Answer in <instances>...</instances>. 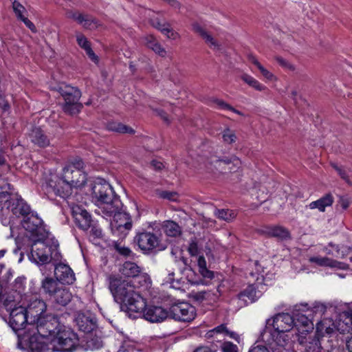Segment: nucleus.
Returning <instances> with one entry per match:
<instances>
[{"instance_id":"nucleus-1","label":"nucleus","mask_w":352,"mask_h":352,"mask_svg":"<svg viewBox=\"0 0 352 352\" xmlns=\"http://www.w3.org/2000/svg\"><path fill=\"white\" fill-rule=\"evenodd\" d=\"M92 200L105 217H113L112 229L130 230L131 223L129 214L122 212V203L111 186L102 179H97L91 187Z\"/></svg>"},{"instance_id":"nucleus-2","label":"nucleus","mask_w":352,"mask_h":352,"mask_svg":"<svg viewBox=\"0 0 352 352\" xmlns=\"http://www.w3.org/2000/svg\"><path fill=\"white\" fill-rule=\"evenodd\" d=\"M83 162L80 160H75L64 167L61 177L52 175L45 184L48 194L54 193L64 199L68 198L73 188H80L85 186L87 175L82 169Z\"/></svg>"},{"instance_id":"nucleus-3","label":"nucleus","mask_w":352,"mask_h":352,"mask_svg":"<svg viewBox=\"0 0 352 352\" xmlns=\"http://www.w3.org/2000/svg\"><path fill=\"white\" fill-rule=\"evenodd\" d=\"M107 280L114 300L126 306L129 312L141 313L145 308V299L135 292L131 281L116 275H110Z\"/></svg>"},{"instance_id":"nucleus-4","label":"nucleus","mask_w":352,"mask_h":352,"mask_svg":"<svg viewBox=\"0 0 352 352\" xmlns=\"http://www.w3.org/2000/svg\"><path fill=\"white\" fill-rule=\"evenodd\" d=\"M50 236L41 239L38 238L32 240L30 254L29 258L33 263L38 265L47 264L50 262L52 254L57 250L58 243L57 241L50 242Z\"/></svg>"},{"instance_id":"nucleus-5","label":"nucleus","mask_w":352,"mask_h":352,"mask_svg":"<svg viewBox=\"0 0 352 352\" xmlns=\"http://www.w3.org/2000/svg\"><path fill=\"white\" fill-rule=\"evenodd\" d=\"M52 344L54 345V351L71 352L78 345V338L74 331L63 326L52 338Z\"/></svg>"},{"instance_id":"nucleus-6","label":"nucleus","mask_w":352,"mask_h":352,"mask_svg":"<svg viewBox=\"0 0 352 352\" xmlns=\"http://www.w3.org/2000/svg\"><path fill=\"white\" fill-rule=\"evenodd\" d=\"M58 91L65 100L63 109L65 113L74 115L80 111L82 106L78 102L81 96L79 89L69 85L61 84L58 88Z\"/></svg>"},{"instance_id":"nucleus-7","label":"nucleus","mask_w":352,"mask_h":352,"mask_svg":"<svg viewBox=\"0 0 352 352\" xmlns=\"http://www.w3.org/2000/svg\"><path fill=\"white\" fill-rule=\"evenodd\" d=\"M18 346H22L23 342L28 346L31 352H54V345L52 344V339L40 335L28 336L22 334L18 335Z\"/></svg>"},{"instance_id":"nucleus-8","label":"nucleus","mask_w":352,"mask_h":352,"mask_svg":"<svg viewBox=\"0 0 352 352\" xmlns=\"http://www.w3.org/2000/svg\"><path fill=\"white\" fill-rule=\"evenodd\" d=\"M21 225L26 231L30 232L28 237L30 241L38 238L43 239L50 236L49 232L43 226V220L34 213L30 212L26 217H24Z\"/></svg>"},{"instance_id":"nucleus-9","label":"nucleus","mask_w":352,"mask_h":352,"mask_svg":"<svg viewBox=\"0 0 352 352\" xmlns=\"http://www.w3.org/2000/svg\"><path fill=\"white\" fill-rule=\"evenodd\" d=\"M196 317L195 307L186 302H179L170 306L168 318L175 321L189 322Z\"/></svg>"},{"instance_id":"nucleus-10","label":"nucleus","mask_w":352,"mask_h":352,"mask_svg":"<svg viewBox=\"0 0 352 352\" xmlns=\"http://www.w3.org/2000/svg\"><path fill=\"white\" fill-rule=\"evenodd\" d=\"M38 335L52 339L56 336L58 329H62L58 318L54 315H46L37 318L34 322Z\"/></svg>"},{"instance_id":"nucleus-11","label":"nucleus","mask_w":352,"mask_h":352,"mask_svg":"<svg viewBox=\"0 0 352 352\" xmlns=\"http://www.w3.org/2000/svg\"><path fill=\"white\" fill-rule=\"evenodd\" d=\"M135 241L141 250L144 252H150L155 249L162 250L165 248L160 244L159 238L151 232L138 233L135 237Z\"/></svg>"},{"instance_id":"nucleus-12","label":"nucleus","mask_w":352,"mask_h":352,"mask_svg":"<svg viewBox=\"0 0 352 352\" xmlns=\"http://www.w3.org/2000/svg\"><path fill=\"white\" fill-rule=\"evenodd\" d=\"M267 326H272L278 333L289 331L294 327V318L289 314L282 313L267 320Z\"/></svg>"},{"instance_id":"nucleus-13","label":"nucleus","mask_w":352,"mask_h":352,"mask_svg":"<svg viewBox=\"0 0 352 352\" xmlns=\"http://www.w3.org/2000/svg\"><path fill=\"white\" fill-rule=\"evenodd\" d=\"M192 30L212 50L221 51L222 50L221 43L214 37L212 34L204 25L198 22H194L192 23Z\"/></svg>"},{"instance_id":"nucleus-14","label":"nucleus","mask_w":352,"mask_h":352,"mask_svg":"<svg viewBox=\"0 0 352 352\" xmlns=\"http://www.w3.org/2000/svg\"><path fill=\"white\" fill-rule=\"evenodd\" d=\"M9 324L15 332L23 330L30 318L25 311L24 306H19L18 308L9 312Z\"/></svg>"},{"instance_id":"nucleus-15","label":"nucleus","mask_w":352,"mask_h":352,"mask_svg":"<svg viewBox=\"0 0 352 352\" xmlns=\"http://www.w3.org/2000/svg\"><path fill=\"white\" fill-rule=\"evenodd\" d=\"M28 305L25 308V311L29 315L30 318V322H34L37 318H41L43 316L42 314L46 310V304L41 300L38 298L36 296H31L28 300Z\"/></svg>"},{"instance_id":"nucleus-16","label":"nucleus","mask_w":352,"mask_h":352,"mask_svg":"<svg viewBox=\"0 0 352 352\" xmlns=\"http://www.w3.org/2000/svg\"><path fill=\"white\" fill-rule=\"evenodd\" d=\"M71 210L76 225L82 230H87L92 223L90 214L78 205L71 206Z\"/></svg>"},{"instance_id":"nucleus-17","label":"nucleus","mask_w":352,"mask_h":352,"mask_svg":"<svg viewBox=\"0 0 352 352\" xmlns=\"http://www.w3.org/2000/svg\"><path fill=\"white\" fill-rule=\"evenodd\" d=\"M78 329L85 333L93 331L97 327L96 318L91 313H77L74 318Z\"/></svg>"},{"instance_id":"nucleus-18","label":"nucleus","mask_w":352,"mask_h":352,"mask_svg":"<svg viewBox=\"0 0 352 352\" xmlns=\"http://www.w3.org/2000/svg\"><path fill=\"white\" fill-rule=\"evenodd\" d=\"M142 312L144 318L151 322H161L168 318V311L162 307L150 306L146 307L145 306L142 312L138 314H141Z\"/></svg>"},{"instance_id":"nucleus-19","label":"nucleus","mask_w":352,"mask_h":352,"mask_svg":"<svg viewBox=\"0 0 352 352\" xmlns=\"http://www.w3.org/2000/svg\"><path fill=\"white\" fill-rule=\"evenodd\" d=\"M8 208L16 217H26L31 212L30 206L21 198H11L7 201Z\"/></svg>"},{"instance_id":"nucleus-20","label":"nucleus","mask_w":352,"mask_h":352,"mask_svg":"<svg viewBox=\"0 0 352 352\" xmlns=\"http://www.w3.org/2000/svg\"><path fill=\"white\" fill-rule=\"evenodd\" d=\"M56 278L62 284H72L76 280L75 274L69 265L59 263L54 270Z\"/></svg>"},{"instance_id":"nucleus-21","label":"nucleus","mask_w":352,"mask_h":352,"mask_svg":"<svg viewBox=\"0 0 352 352\" xmlns=\"http://www.w3.org/2000/svg\"><path fill=\"white\" fill-rule=\"evenodd\" d=\"M210 163L213 164L217 169H221V170H226V166H228V169L231 172L236 171L237 168H239L241 164L240 160L235 156L232 157L230 159L223 160L214 157L211 160Z\"/></svg>"},{"instance_id":"nucleus-22","label":"nucleus","mask_w":352,"mask_h":352,"mask_svg":"<svg viewBox=\"0 0 352 352\" xmlns=\"http://www.w3.org/2000/svg\"><path fill=\"white\" fill-rule=\"evenodd\" d=\"M309 262L315 263L318 266L321 267H329L331 268L346 270L349 267V265L338 261L336 260L331 259L328 257L322 256H312L309 259Z\"/></svg>"},{"instance_id":"nucleus-23","label":"nucleus","mask_w":352,"mask_h":352,"mask_svg":"<svg viewBox=\"0 0 352 352\" xmlns=\"http://www.w3.org/2000/svg\"><path fill=\"white\" fill-rule=\"evenodd\" d=\"M28 137L30 141L40 147H45L50 144V140L40 127H33Z\"/></svg>"},{"instance_id":"nucleus-24","label":"nucleus","mask_w":352,"mask_h":352,"mask_svg":"<svg viewBox=\"0 0 352 352\" xmlns=\"http://www.w3.org/2000/svg\"><path fill=\"white\" fill-rule=\"evenodd\" d=\"M150 23L153 28L160 30L168 38L176 40L179 38V34L170 28L169 23H162L157 18L151 19Z\"/></svg>"},{"instance_id":"nucleus-25","label":"nucleus","mask_w":352,"mask_h":352,"mask_svg":"<svg viewBox=\"0 0 352 352\" xmlns=\"http://www.w3.org/2000/svg\"><path fill=\"white\" fill-rule=\"evenodd\" d=\"M262 295L261 291L258 290V285L253 284L248 285L243 291L239 294V299L245 302L247 298L250 302L252 303L256 301Z\"/></svg>"},{"instance_id":"nucleus-26","label":"nucleus","mask_w":352,"mask_h":352,"mask_svg":"<svg viewBox=\"0 0 352 352\" xmlns=\"http://www.w3.org/2000/svg\"><path fill=\"white\" fill-rule=\"evenodd\" d=\"M265 233L268 236L274 237L281 241L287 240L291 238L289 231L280 226L267 227L265 230Z\"/></svg>"},{"instance_id":"nucleus-27","label":"nucleus","mask_w":352,"mask_h":352,"mask_svg":"<svg viewBox=\"0 0 352 352\" xmlns=\"http://www.w3.org/2000/svg\"><path fill=\"white\" fill-rule=\"evenodd\" d=\"M72 298V295L67 288L61 286L52 296V300L57 305L65 307Z\"/></svg>"},{"instance_id":"nucleus-28","label":"nucleus","mask_w":352,"mask_h":352,"mask_svg":"<svg viewBox=\"0 0 352 352\" xmlns=\"http://www.w3.org/2000/svg\"><path fill=\"white\" fill-rule=\"evenodd\" d=\"M60 283L57 279L47 277L42 280L41 288L52 298L56 291L62 286Z\"/></svg>"},{"instance_id":"nucleus-29","label":"nucleus","mask_w":352,"mask_h":352,"mask_svg":"<svg viewBox=\"0 0 352 352\" xmlns=\"http://www.w3.org/2000/svg\"><path fill=\"white\" fill-rule=\"evenodd\" d=\"M334 199L331 193L324 195L316 201H312L309 204L310 209H318L320 212H324L327 207L331 206L333 203Z\"/></svg>"},{"instance_id":"nucleus-30","label":"nucleus","mask_w":352,"mask_h":352,"mask_svg":"<svg viewBox=\"0 0 352 352\" xmlns=\"http://www.w3.org/2000/svg\"><path fill=\"white\" fill-rule=\"evenodd\" d=\"M21 296L19 294L14 292L12 294H8L3 300V307L6 308L8 312L18 308L19 306H23L21 305Z\"/></svg>"},{"instance_id":"nucleus-31","label":"nucleus","mask_w":352,"mask_h":352,"mask_svg":"<svg viewBox=\"0 0 352 352\" xmlns=\"http://www.w3.org/2000/svg\"><path fill=\"white\" fill-rule=\"evenodd\" d=\"M120 272L127 277H136L141 273V267L135 263L126 261L122 265Z\"/></svg>"},{"instance_id":"nucleus-32","label":"nucleus","mask_w":352,"mask_h":352,"mask_svg":"<svg viewBox=\"0 0 352 352\" xmlns=\"http://www.w3.org/2000/svg\"><path fill=\"white\" fill-rule=\"evenodd\" d=\"M162 228L164 232L168 236L176 237L182 233L181 227L173 221H164Z\"/></svg>"},{"instance_id":"nucleus-33","label":"nucleus","mask_w":352,"mask_h":352,"mask_svg":"<svg viewBox=\"0 0 352 352\" xmlns=\"http://www.w3.org/2000/svg\"><path fill=\"white\" fill-rule=\"evenodd\" d=\"M214 334H222L224 336H228L234 340H237L239 338V336L233 331H230L225 324H221L214 328L209 331L206 335L208 338H212Z\"/></svg>"},{"instance_id":"nucleus-34","label":"nucleus","mask_w":352,"mask_h":352,"mask_svg":"<svg viewBox=\"0 0 352 352\" xmlns=\"http://www.w3.org/2000/svg\"><path fill=\"white\" fill-rule=\"evenodd\" d=\"M241 78L243 82L257 91H265L267 89L265 85L249 74H243Z\"/></svg>"},{"instance_id":"nucleus-35","label":"nucleus","mask_w":352,"mask_h":352,"mask_svg":"<svg viewBox=\"0 0 352 352\" xmlns=\"http://www.w3.org/2000/svg\"><path fill=\"white\" fill-rule=\"evenodd\" d=\"M197 265L199 267V272L204 278L209 279H212L213 278L214 274L207 268L206 261L203 256H199Z\"/></svg>"},{"instance_id":"nucleus-36","label":"nucleus","mask_w":352,"mask_h":352,"mask_svg":"<svg viewBox=\"0 0 352 352\" xmlns=\"http://www.w3.org/2000/svg\"><path fill=\"white\" fill-rule=\"evenodd\" d=\"M214 215L218 219L228 222L233 221L236 217V214L234 210L228 209H217L214 210Z\"/></svg>"},{"instance_id":"nucleus-37","label":"nucleus","mask_w":352,"mask_h":352,"mask_svg":"<svg viewBox=\"0 0 352 352\" xmlns=\"http://www.w3.org/2000/svg\"><path fill=\"white\" fill-rule=\"evenodd\" d=\"M79 24L86 29L93 30L99 26L98 21L88 14H82V19L80 20Z\"/></svg>"},{"instance_id":"nucleus-38","label":"nucleus","mask_w":352,"mask_h":352,"mask_svg":"<svg viewBox=\"0 0 352 352\" xmlns=\"http://www.w3.org/2000/svg\"><path fill=\"white\" fill-rule=\"evenodd\" d=\"M109 129L121 133L132 134L134 133V130L132 128L119 122L111 123L109 125Z\"/></svg>"},{"instance_id":"nucleus-39","label":"nucleus","mask_w":352,"mask_h":352,"mask_svg":"<svg viewBox=\"0 0 352 352\" xmlns=\"http://www.w3.org/2000/svg\"><path fill=\"white\" fill-rule=\"evenodd\" d=\"M300 325L305 328L304 331H308L309 329L312 328L313 323L311 319L308 318V316L300 315L298 316V318H294V327L298 328Z\"/></svg>"},{"instance_id":"nucleus-40","label":"nucleus","mask_w":352,"mask_h":352,"mask_svg":"<svg viewBox=\"0 0 352 352\" xmlns=\"http://www.w3.org/2000/svg\"><path fill=\"white\" fill-rule=\"evenodd\" d=\"M305 352H325V350L321 346L319 339L314 338L307 343Z\"/></svg>"},{"instance_id":"nucleus-41","label":"nucleus","mask_w":352,"mask_h":352,"mask_svg":"<svg viewBox=\"0 0 352 352\" xmlns=\"http://www.w3.org/2000/svg\"><path fill=\"white\" fill-rule=\"evenodd\" d=\"M222 138L225 143L232 144L236 142V135L234 131L227 128L222 132Z\"/></svg>"},{"instance_id":"nucleus-42","label":"nucleus","mask_w":352,"mask_h":352,"mask_svg":"<svg viewBox=\"0 0 352 352\" xmlns=\"http://www.w3.org/2000/svg\"><path fill=\"white\" fill-rule=\"evenodd\" d=\"M210 294L206 291H191L189 294V296L195 301L202 302L208 299Z\"/></svg>"},{"instance_id":"nucleus-43","label":"nucleus","mask_w":352,"mask_h":352,"mask_svg":"<svg viewBox=\"0 0 352 352\" xmlns=\"http://www.w3.org/2000/svg\"><path fill=\"white\" fill-rule=\"evenodd\" d=\"M89 228H91L89 234L91 240L94 241L95 239H101L102 237V230L98 226L91 223V226Z\"/></svg>"},{"instance_id":"nucleus-44","label":"nucleus","mask_w":352,"mask_h":352,"mask_svg":"<svg viewBox=\"0 0 352 352\" xmlns=\"http://www.w3.org/2000/svg\"><path fill=\"white\" fill-rule=\"evenodd\" d=\"M160 198L172 201H176L178 199V194L176 192L162 190L158 192Z\"/></svg>"},{"instance_id":"nucleus-45","label":"nucleus","mask_w":352,"mask_h":352,"mask_svg":"<svg viewBox=\"0 0 352 352\" xmlns=\"http://www.w3.org/2000/svg\"><path fill=\"white\" fill-rule=\"evenodd\" d=\"M12 9L16 16L19 19H21L24 16L23 13L25 11V8L19 2L14 1L12 2Z\"/></svg>"},{"instance_id":"nucleus-46","label":"nucleus","mask_w":352,"mask_h":352,"mask_svg":"<svg viewBox=\"0 0 352 352\" xmlns=\"http://www.w3.org/2000/svg\"><path fill=\"white\" fill-rule=\"evenodd\" d=\"M76 41L79 46L83 48L85 51H87L90 47L89 42L87 39V38L80 33L76 34Z\"/></svg>"},{"instance_id":"nucleus-47","label":"nucleus","mask_w":352,"mask_h":352,"mask_svg":"<svg viewBox=\"0 0 352 352\" xmlns=\"http://www.w3.org/2000/svg\"><path fill=\"white\" fill-rule=\"evenodd\" d=\"M114 248L120 254L124 256H129L132 254L131 250L129 248L122 245L120 243H116Z\"/></svg>"},{"instance_id":"nucleus-48","label":"nucleus","mask_w":352,"mask_h":352,"mask_svg":"<svg viewBox=\"0 0 352 352\" xmlns=\"http://www.w3.org/2000/svg\"><path fill=\"white\" fill-rule=\"evenodd\" d=\"M274 58L278 62V63L283 68L287 69L290 71H294L295 69V67L291 63H289L283 57L276 56H275Z\"/></svg>"},{"instance_id":"nucleus-49","label":"nucleus","mask_w":352,"mask_h":352,"mask_svg":"<svg viewBox=\"0 0 352 352\" xmlns=\"http://www.w3.org/2000/svg\"><path fill=\"white\" fill-rule=\"evenodd\" d=\"M222 352H238V347L230 342H225L221 346Z\"/></svg>"},{"instance_id":"nucleus-50","label":"nucleus","mask_w":352,"mask_h":352,"mask_svg":"<svg viewBox=\"0 0 352 352\" xmlns=\"http://www.w3.org/2000/svg\"><path fill=\"white\" fill-rule=\"evenodd\" d=\"M11 190V186L8 181L0 177V194H9Z\"/></svg>"},{"instance_id":"nucleus-51","label":"nucleus","mask_w":352,"mask_h":352,"mask_svg":"<svg viewBox=\"0 0 352 352\" xmlns=\"http://www.w3.org/2000/svg\"><path fill=\"white\" fill-rule=\"evenodd\" d=\"M258 69H259L260 72L263 76V77L265 78L267 80H270V81L276 80L275 76L272 72H270L269 70L265 69L262 65H258Z\"/></svg>"},{"instance_id":"nucleus-52","label":"nucleus","mask_w":352,"mask_h":352,"mask_svg":"<svg viewBox=\"0 0 352 352\" xmlns=\"http://www.w3.org/2000/svg\"><path fill=\"white\" fill-rule=\"evenodd\" d=\"M312 309L313 312L315 313L316 314H318L320 316L323 315L327 310L325 305L320 302L314 303Z\"/></svg>"},{"instance_id":"nucleus-53","label":"nucleus","mask_w":352,"mask_h":352,"mask_svg":"<svg viewBox=\"0 0 352 352\" xmlns=\"http://www.w3.org/2000/svg\"><path fill=\"white\" fill-rule=\"evenodd\" d=\"M212 102L217 105V108L219 109L230 110V109H232V106L222 100L214 99Z\"/></svg>"},{"instance_id":"nucleus-54","label":"nucleus","mask_w":352,"mask_h":352,"mask_svg":"<svg viewBox=\"0 0 352 352\" xmlns=\"http://www.w3.org/2000/svg\"><path fill=\"white\" fill-rule=\"evenodd\" d=\"M330 322H331V321L327 320H324L322 321H320V322H317V324H316L317 331L321 336H323L325 327H327L328 323H330Z\"/></svg>"},{"instance_id":"nucleus-55","label":"nucleus","mask_w":352,"mask_h":352,"mask_svg":"<svg viewBox=\"0 0 352 352\" xmlns=\"http://www.w3.org/2000/svg\"><path fill=\"white\" fill-rule=\"evenodd\" d=\"M67 17L69 19H72L79 23L80 20L82 19V14L74 12L72 10H69L66 13Z\"/></svg>"},{"instance_id":"nucleus-56","label":"nucleus","mask_w":352,"mask_h":352,"mask_svg":"<svg viewBox=\"0 0 352 352\" xmlns=\"http://www.w3.org/2000/svg\"><path fill=\"white\" fill-rule=\"evenodd\" d=\"M151 50L162 57L165 56L166 54L165 49L158 42L153 45Z\"/></svg>"},{"instance_id":"nucleus-57","label":"nucleus","mask_w":352,"mask_h":352,"mask_svg":"<svg viewBox=\"0 0 352 352\" xmlns=\"http://www.w3.org/2000/svg\"><path fill=\"white\" fill-rule=\"evenodd\" d=\"M144 44L150 49H152L153 45L157 42L155 38L152 35H148L144 38Z\"/></svg>"},{"instance_id":"nucleus-58","label":"nucleus","mask_w":352,"mask_h":352,"mask_svg":"<svg viewBox=\"0 0 352 352\" xmlns=\"http://www.w3.org/2000/svg\"><path fill=\"white\" fill-rule=\"evenodd\" d=\"M248 352H270V351L265 346L258 344L252 346Z\"/></svg>"},{"instance_id":"nucleus-59","label":"nucleus","mask_w":352,"mask_h":352,"mask_svg":"<svg viewBox=\"0 0 352 352\" xmlns=\"http://www.w3.org/2000/svg\"><path fill=\"white\" fill-rule=\"evenodd\" d=\"M338 206L343 210H346L350 206V201L347 197H340L338 200Z\"/></svg>"},{"instance_id":"nucleus-60","label":"nucleus","mask_w":352,"mask_h":352,"mask_svg":"<svg viewBox=\"0 0 352 352\" xmlns=\"http://www.w3.org/2000/svg\"><path fill=\"white\" fill-rule=\"evenodd\" d=\"M335 169L338 171V174L340 175V176L344 179L345 180L346 182H347L348 184H351V182L350 181V179H349L348 176H347V174L346 173V171L344 170H342L341 168L340 167H338V166H335L334 167Z\"/></svg>"},{"instance_id":"nucleus-61","label":"nucleus","mask_w":352,"mask_h":352,"mask_svg":"<svg viewBox=\"0 0 352 352\" xmlns=\"http://www.w3.org/2000/svg\"><path fill=\"white\" fill-rule=\"evenodd\" d=\"M87 343L88 347L91 349H96L102 346V342L98 340L96 342H94L93 340H87Z\"/></svg>"},{"instance_id":"nucleus-62","label":"nucleus","mask_w":352,"mask_h":352,"mask_svg":"<svg viewBox=\"0 0 352 352\" xmlns=\"http://www.w3.org/2000/svg\"><path fill=\"white\" fill-rule=\"evenodd\" d=\"M188 252L192 256H195L198 254V247L195 242L192 241L190 243L188 247Z\"/></svg>"},{"instance_id":"nucleus-63","label":"nucleus","mask_w":352,"mask_h":352,"mask_svg":"<svg viewBox=\"0 0 352 352\" xmlns=\"http://www.w3.org/2000/svg\"><path fill=\"white\" fill-rule=\"evenodd\" d=\"M20 20H21L25 24V25L29 28L30 29L32 32H35L36 31V27L35 25H34L33 23H32L28 18L23 16L22 19H21Z\"/></svg>"},{"instance_id":"nucleus-64","label":"nucleus","mask_w":352,"mask_h":352,"mask_svg":"<svg viewBox=\"0 0 352 352\" xmlns=\"http://www.w3.org/2000/svg\"><path fill=\"white\" fill-rule=\"evenodd\" d=\"M20 20H21L25 24V25L29 28L30 29L32 32H35L36 31V27L35 25H34L33 23H32L28 18L23 16L22 19H21Z\"/></svg>"}]
</instances>
